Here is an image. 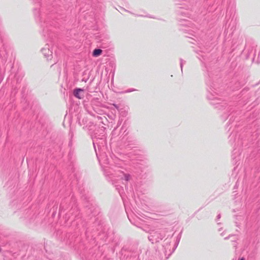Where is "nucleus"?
<instances>
[{
  "mask_svg": "<svg viewBox=\"0 0 260 260\" xmlns=\"http://www.w3.org/2000/svg\"><path fill=\"white\" fill-rule=\"evenodd\" d=\"M258 124V121H257V119H256V120H254L253 121L252 125H253L255 127Z\"/></svg>",
  "mask_w": 260,
  "mask_h": 260,
  "instance_id": "20",
  "label": "nucleus"
},
{
  "mask_svg": "<svg viewBox=\"0 0 260 260\" xmlns=\"http://www.w3.org/2000/svg\"><path fill=\"white\" fill-rule=\"evenodd\" d=\"M259 125H257L256 127H255L254 129H255V132H253V134L251 135V140L253 141L254 139L256 140V139L258 137V135L259 134V132H258V127Z\"/></svg>",
  "mask_w": 260,
  "mask_h": 260,
  "instance_id": "11",
  "label": "nucleus"
},
{
  "mask_svg": "<svg viewBox=\"0 0 260 260\" xmlns=\"http://www.w3.org/2000/svg\"><path fill=\"white\" fill-rule=\"evenodd\" d=\"M237 183H238V182H237V183H236V185H235V187H237Z\"/></svg>",
  "mask_w": 260,
  "mask_h": 260,
  "instance_id": "33",
  "label": "nucleus"
},
{
  "mask_svg": "<svg viewBox=\"0 0 260 260\" xmlns=\"http://www.w3.org/2000/svg\"><path fill=\"white\" fill-rule=\"evenodd\" d=\"M221 236H223V235H224L223 233H221Z\"/></svg>",
  "mask_w": 260,
  "mask_h": 260,
  "instance_id": "31",
  "label": "nucleus"
},
{
  "mask_svg": "<svg viewBox=\"0 0 260 260\" xmlns=\"http://www.w3.org/2000/svg\"><path fill=\"white\" fill-rule=\"evenodd\" d=\"M120 124V122H118V125H119Z\"/></svg>",
  "mask_w": 260,
  "mask_h": 260,
  "instance_id": "32",
  "label": "nucleus"
},
{
  "mask_svg": "<svg viewBox=\"0 0 260 260\" xmlns=\"http://www.w3.org/2000/svg\"><path fill=\"white\" fill-rule=\"evenodd\" d=\"M102 52L103 50L102 49L96 48L92 52V56L95 57H98L102 54Z\"/></svg>",
  "mask_w": 260,
  "mask_h": 260,
  "instance_id": "10",
  "label": "nucleus"
},
{
  "mask_svg": "<svg viewBox=\"0 0 260 260\" xmlns=\"http://www.w3.org/2000/svg\"><path fill=\"white\" fill-rule=\"evenodd\" d=\"M247 228H251V230H256L259 226V223L257 218L254 216L248 219L246 223Z\"/></svg>",
  "mask_w": 260,
  "mask_h": 260,
  "instance_id": "7",
  "label": "nucleus"
},
{
  "mask_svg": "<svg viewBox=\"0 0 260 260\" xmlns=\"http://www.w3.org/2000/svg\"><path fill=\"white\" fill-rule=\"evenodd\" d=\"M65 210H66V209H64L63 207L62 206V205H61L60 206V209H59V213L60 214L64 213L65 212Z\"/></svg>",
  "mask_w": 260,
  "mask_h": 260,
  "instance_id": "19",
  "label": "nucleus"
},
{
  "mask_svg": "<svg viewBox=\"0 0 260 260\" xmlns=\"http://www.w3.org/2000/svg\"><path fill=\"white\" fill-rule=\"evenodd\" d=\"M239 260H245V258L244 257H241L239 259Z\"/></svg>",
  "mask_w": 260,
  "mask_h": 260,
  "instance_id": "28",
  "label": "nucleus"
},
{
  "mask_svg": "<svg viewBox=\"0 0 260 260\" xmlns=\"http://www.w3.org/2000/svg\"><path fill=\"white\" fill-rule=\"evenodd\" d=\"M180 68H181V72H182V71H183V64L185 63V61L183 60L182 59L180 58Z\"/></svg>",
  "mask_w": 260,
  "mask_h": 260,
  "instance_id": "16",
  "label": "nucleus"
},
{
  "mask_svg": "<svg viewBox=\"0 0 260 260\" xmlns=\"http://www.w3.org/2000/svg\"><path fill=\"white\" fill-rule=\"evenodd\" d=\"M220 90L217 87L214 83H212L210 87L207 89V98L210 101V104L212 105L216 106V108L220 110H224V114L222 115L223 119H226L229 117V121L231 122L235 114V110L231 106H228L226 103L222 102V100L220 98ZM230 122L228 126H232V129L237 127L236 124H233Z\"/></svg>",
  "mask_w": 260,
  "mask_h": 260,
  "instance_id": "3",
  "label": "nucleus"
},
{
  "mask_svg": "<svg viewBox=\"0 0 260 260\" xmlns=\"http://www.w3.org/2000/svg\"><path fill=\"white\" fill-rule=\"evenodd\" d=\"M34 14L36 21L42 29L43 36L47 41H51L56 33L58 22L51 15L41 13L39 9L35 8Z\"/></svg>",
  "mask_w": 260,
  "mask_h": 260,
  "instance_id": "4",
  "label": "nucleus"
},
{
  "mask_svg": "<svg viewBox=\"0 0 260 260\" xmlns=\"http://www.w3.org/2000/svg\"><path fill=\"white\" fill-rule=\"evenodd\" d=\"M220 217H221V215H220V214H219L217 215V219H219V218H220Z\"/></svg>",
  "mask_w": 260,
  "mask_h": 260,
  "instance_id": "26",
  "label": "nucleus"
},
{
  "mask_svg": "<svg viewBox=\"0 0 260 260\" xmlns=\"http://www.w3.org/2000/svg\"><path fill=\"white\" fill-rule=\"evenodd\" d=\"M79 214V211L76 207H72L69 213H66V218L68 221H72Z\"/></svg>",
  "mask_w": 260,
  "mask_h": 260,
  "instance_id": "8",
  "label": "nucleus"
},
{
  "mask_svg": "<svg viewBox=\"0 0 260 260\" xmlns=\"http://www.w3.org/2000/svg\"><path fill=\"white\" fill-rule=\"evenodd\" d=\"M115 131H116V128H115V129H114L113 130V131L112 132V135H114V134L115 133Z\"/></svg>",
  "mask_w": 260,
  "mask_h": 260,
  "instance_id": "29",
  "label": "nucleus"
},
{
  "mask_svg": "<svg viewBox=\"0 0 260 260\" xmlns=\"http://www.w3.org/2000/svg\"><path fill=\"white\" fill-rule=\"evenodd\" d=\"M105 129V128L102 126L99 130H97L100 134L95 133L92 138L95 152L104 174L107 176H117L127 182L131 180V175L124 172V161L115 156L113 157L110 156V157L108 158L104 152L106 144Z\"/></svg>",
  "mask_w": 260,
  "mask_h": 260,
  "instance_id": "1",
  "label": "nucleus"
},
{
  "mask_svg": "<svg viewBox=\"0 0 260 260\" xmlns=\"http://www.w3.org/2000/svg\"><path fill=\"white\" fill-rule=\"evenodd\" d=\"M146 232L150 234L148 239L152 243H157L165 237V231L164 230L154 231L150 230L146 231Z\"/></svg>",
  "mask_w": 260,
  "mask_h": 260,
  "instance_id": "5",
  "label": "nucleus"
},
{
  "mask_svg": "<svg viewBox=\"0 0 260 260\" xmlns=\"http://www.w3.org/2000/svg\"><path fill=\"white\" fill-rule=\"evenodd\" d=\"M255 53H256V50L254 49V56L252 58V60H253L254 59H255Z\"/></svg>",
  "mask_w": 260,
  "mask_h": 260,
  "instance_id": "24",
  "label": "nucleus"
},
{
  "mask_svg": "<svg viewBox=\"0 0 260 260\" xmlns=\"http://www.w3.org/2000/svg\"><path fill=\"white\" fill-rule=\"evenodd\" d=\"M239 127L232 129V126L229 128V131L231 132L229 136V141L233 148L232 158L234 165H237L234 169V172L237 171L240 161H243L244 157H246V159H252L254 158L252 172L254 174V181H258L256 186L260 187V148L258 149L260 147V139L256 143L257 149L253 151L249 156L248 154H244L242 156L241 151L248 145V142L246 134L243 132H239Z\"/></svg>",
  "mask_w": 260,
  "mask_h": 260,
  "instance_id": "2",
  "label": "nucleus"
},
{
  "mask_svg": "<svg viewBox=\"0 0 260 260\" xmlns=\"http://www.w3.org/2000/svg\"><path fill=\"white\" fill-rule=\"evenodd\" d=\"M258 58H260V50L258 52Z\"/></svg>",
  "mask_w": 260,
  "mask_h": 260,
  "instance_id": "25",
  "label": "nucleus"
},
{
  "mask_svg": "<svg viewBox=\"0 0 260 260\" xmlns=\"http://www.w3.org/2000/svg\"><path fill=\"white\" fill-rule=\"evenodd\" d=\"M179 240H180V239H178L177 240V242H176V245H175V247L173 248L172 251L170 252V254H169V255H170L172 253H173V252L174 251L175 249H176V248L177 247V245H178V243H179Z\"/></svg>",
  "mask_w": 260,
  "mask_h": 260,
  "instance_id": "18",
  "label": "nucleus"
},
{
  "mask_svg": "<svg viewBox=\"0 0 260 260\" xmlns=\"http://www.w3.org/2000/svg\"><path fill=\"white\" fill-rule=\"evenodd\" d=\"M82 91H83V89L81 88L75 89L73 91L74 95L78 99H81V97L80 96V92Z\"/></svg>",
  "mask_w": 260,
  "mask_h": 260,
  "instance_id": "12",
  "label": "nucleus"
},
{
  "mask_svg": "<svg viewBox=\"0 0 260 260\" xmlns=\"http://www.w3.org/2000/svg\"><path fill=\"white\" fill-rule=\"evenodd\" d=\"M258 114V112L253 113L252 114V116H250V117L249 118V121H250L251 120H252L253 119L256 118Z\"/></svg>",
  "mask_w": 260,
  "mask_h": 260,
  "instance_id": "15",
  "label": "nucleus"
},
{
  "mask_svg": "<svg viewBox=\"0 0 260 260\" xmlns=\"http://www.w3.org/2000/svg\"><path fill=\"white\" fill-rule=\"evenodd\" d=\"M168 248H166V247H165L164 246V249L165 250V252H167V249H168Z\"/></svg>",
  "mask_w": 260,
  "mask_h": 260,
  "instance_id": "27",
  "label": "nucleus"
},
{
  "mask_svg": "<svg viewBox=\"0 0 260 260\" xmlns=\"http://www.w3.org/2000/svg\"><path fill=\"white\" fill-rule=\"evenodd\" d=\"M41 52L47 60H50L52 58V50L49 48L48 44L45 45V46L41 49Z\"/></svg>",
  "mask_w": 260,
  "mask_h": 260,
  "instance_id": "9",
  "label": "nucleus"
},
{
  "mask_svg": "<svg viewBox=\"0 0 260 260\" xmlns=\"http://www.w3.org/2000/svg\"><path fill=\"white\" fill-rule=\"evenodd\" d=\"M136 90H137L134 89V88H130V89H128L127 90L122 91L121 93H128V92H132V91H136Z\"/></svg>",
  "mask_w": 260,
  "mask_h": 260,
  "instance_id": "17",
  "label": "nucleus"
},
{
  "mask_svg": "<svg viewBox=\"0 0 260 260\" xmlns=\"http://www.w3.org/2000/svg\"><path fill=\"white\" fill-rule=\"evenodd\" d=\"M112 105H113V106H114V107H115L116 109H117V110H118V109H119V106H118L117 105H116V104H112Z\"/></svg>",
  "mask_w": 260,
  "mask_h": 260,
  "instance_id": "22",
  "label": "nucleus"
},
{
  "mask_svg": "<svg viewBox=\"0 0 260 260\" xmlns=\"http://www.w3.org/2000/svg\"><path fill=\"white\" fill-rule=\"evenodd\" d=\"M97 119L100 122L105 125V122L107 121V118L105 116H104L103 117H101L100 116H97Z\"/></svg>",
  "mask_w": 260,
  "mask_h": 260,
  "instance_id": "14",
  "label": "nucleus"
},
{
  "mask_svg": "<svg viewBox=\"0 0 260 260\" xmlns=\"http://www.w3.org/2000/svg\"><path fill=\"white\" fill-rule=\"evenodd\" d=\"M256 201L257 202H260V195L256 198Z\"/></svg>",
  "mask_w": 260,
  "mask_h": 260,
  "instance_id": "23",
  "label": "nucleus"
},
{
  "mask_svg": "<svg viewBox=\"0 0 260 260\" xmlns=\"http://www.w3.org/2000/svg\"><path fill=\"white\" fill-rule=\"evenodd\" d=\"M124 129V131L123 132V134L125 133L124 135H127L128 134V132H126V129L124 128V126H122L121 127V130Z\"/></svg>",
  "mask_w": 260,
  "mask_h": 260,
  "instance_id": "21",
  "label": "nucleus"
},
{
  "mask_svg": "<svg viewBox=\"0 0 260 260\" xmlns=\"http://www.w3.org/2000/svg\"><path fill=\"white\" fill-rule=\"evenodd\" d=\"M234 237V238L233 239V240H232V242H233V247H234L235 249H236V248H237V244H236V240H237V238H235V235H233H233H231V236H228V237H225V238H224V239H225V240H227V239H228L230 238H231V237Z\"/></svg>",
  "mask_w": 260,
  "mask_h": 260,
  "instance_id": "13",
  "label": "nucleus"
},
{
  "mask_svg": "<svg viewBox=\"0 0 260 260\" xmlns=\"http://www.w3.org/2000/svg\"><path fill=\"white\" fill-rule=\"evenodd\" d=\"M256 104H257V103H256V104H254L253 105V106H255L256 105Z\"/></svg>",
  "mask_w": 260,
  "mask_h": 260,
  "instance_id": "34",
  "label": "nucleus"
},
{
  "mask_svg": "<svg viewBox=\"0 0 260 260\" xmlns=\"http://www.w3.org/2000/svg\"><path fill=\"white\" fill-rule=\"evenodd\" d=\"M244 202L245 203V205L247 204V202H246V200H244Z\"/></svg>",
  "mask_w": 260,
  "mask_h": 260,
  "instance_id": "30",
  "label": "nucleus"
},
{
  "mask_svg": "<svg viewBox=\"0 0 260 260\" xmlns=\"http://www.w3.org/2000/svg\"><path fill=\"white\" fill-rule=\"evenodd\" d=\"M179 13L178 19L179 25L190 26L192 24L191 22L186 19L190 18V11L187 10H181Z\"/></svg>",
  "mask_w": 260,
  "mask_h": 260,
  "instance_id": "6",
  "label": "nucleus"
}]
</instances>
